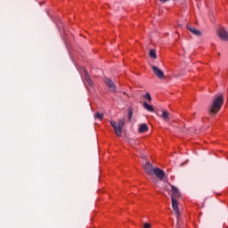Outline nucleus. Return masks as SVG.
Segmentation results:
<instances>
[{
    "label": "nucleus",
    "mask_w": 228,
    "mask_h": 228,
    "mask_svg": "<svg viewBox=\"0 0 228 228\" xmlns=\"http://www.w3.org/2000/svg\"><path fill=\"white\" fill-rule=\"evenodd\" d=\"M189 31H191V33H192V35H195V37H200V30L195 28V27H190L187 26Z\"/></svg>",
    "instance_id": "obj_11"
},
{
    "label": "nucleus",
    "mask_w": 228,
    "mask_h": 228,
    "mask_svg": "<svg viewBox=\"0 0 228 228\" xmlns=\"http://www.w3.org/2000/svg\"><path fill=\"white\" fill-rule=\"evenodd\" d=\"M153 174H155L158 179L163 180L165 177V171L161 170L159 167H156L153 169Z\"/></svg>",
    "instance_id": "obj_5"
},
{
    "label": "nucleus",
    "mask_w": 228,
    "mask_h": 228,
    "mask_svg": "<svg viewBox=\"0 0 228 228\" xmlns=\"http://www.w3.org/2000/svg\"><path fill=\"white\" fill-rule=\"evenodd\" d=\"M149 131V126L147 124L142 123L139 126V133H147Z\"/></svg>",
    "instance_id": "obj_13"
},
{
    "label": "nucleus",
    "mask_w": 228,
    "mask_h": 228,
    "mask_svg": "<svg viewBox=\"0 0 228 228\" xmlns=\"http://www.w3.org/2000/svg\"><path fill=\"white\" fill-rule=\"evenodd\" d=\"M105 84L108 86V88L110 90V92H115V90H117V86H115L113 81H111V79L106 78Z\"/></svg>",
    "instance_id": "obj_9"
},
{
    "label": "nucleus",
    "mask_w": 228,
    "mask_h": 228,
    "mask_svg": "<svg viewBox=\"0 0 228 228\" xmlns=\"http://www.w3.org/2000/svg\"><path fill=\"white\" fill-rule=\"evenodd\" d=\"M151 70L153 74H155V76L159 77V79H163V77H165V73L159 68L156 66H151Z\"/></svg>",
    "instance_id": "obj_3"
},
{
    "label": "nucleus",
    "mask_w": 228,
    "mask_h": 228,
    "mask_svg": "<svg viewBox=\"0 0 228 228\" xmlns=\"http://www.w3.org/2000/svg\"><path fill=\"white\" fill-rule=\"evenodd\" d=\"M83 72L85 74V81L89 86H94V81L90 78L88 72H86V69L83 68Z\"/></svg>",
    "instance_id": "obj_7"
},
{
    "label": "nucleus",
    "mask_w": 228,
    "mask_h": 228,
    "mask_svg": "<svg viewBox=\"0 0 228 228\" xmlns=\"http://www.w3.org/2000/svg\"><path fill=\"white\" fill-rule=\"evenodd\" d=\"M224 101H225V97L224 94H216L213 97L212 105L209 107L208 111L210 115H216L222 110V106H224Z\"/></svg>",
    "instance_id": "obj_1"
},
{
    "label": "nucleus",
    "mask_w": 228,
    "mask_h": 228,
    "mask_svg": "<svg viewBox=\"0 0 228 228\" xmlns=\"http://www.w3.org/2000/svg\"><path fill=\"white\" fill-rule=\"evenodd\" d=\"M110 125L114 128L117 136H122V129H124V126L126 125V119H119L118 123L111 120Z\"/></svg>",
    "instance_id": "obj_2"
},
{
    "label": "nucleus",
    "mask_w": 228,
    "mask_h": 228,
    "mask_svg": "<svg viewBox=\"0 0 228 228\" xmlns=\"http://www.w3.org/2000/svg\"><path fill=\"white\" fill-rule=\"evenodd\" d=\"M159 1H160V3H167V1L168 0H159Z\"/></svg>",
    "instance_id": "obj_20"
},
{
    "label": "nucleus",
    "mask_w": 228,
    "mask_h": 228,
    "mask_svg": "<svg viewBox=\"0 0 228 228\" xmlns=\"http://www.w3.org/2000/svg\"><path fill=\"white\" fill-rule=\"evenodd\" d=\"M217 35L221 40H228V32L224 28H219Z\"/></svg>",
    "instance_id": "obj_6"
},
{
    "label": "nucleus",
    "mask_w": 228,
    "mask_h": 228,
    "mask_svg": "<svg viewBox=\"0 0 228 228\" xmlns=\"http://www.w3.org/2000/svg\"><path fill=\"white\" fill-rule=\"evenodd\" d=\"M143 168L147 175H152L154 169H152V165L151 164V162H146L145 164H143Z\"/></svg>",
    "instance_id": "obj_4"
},
{
    "label": "nucleus",
    "mask_w": 228,
    "mask_h": 228,
    "mask_svg": "<svg viewBox=\"0 0 228 228\" xmlns=\"http://www.w3.org/2000/svg\"><path fill=\"white\" fill-rule=\"evenodd\" d=\"M150 57L153 58V60H156V58H158V56L156 55V50L150 51Z\"/></svg>",
    "instance_id": "obj_17"
},
{
    "label": "nucleus",
    "mask_w": 228,
    "mask_h": 228,
    "mask_svg": "<svg viewBox=\"0 0 228 228\" xmlns=\"http://www.w3.org/2000/svg\"><path fill=\"white\" fill-rule=\"evenodd\" d=\"M162 118L166 121L168 122L170 120V114L167 110L162 111Z\"/></svg>",
    "instance_id": "obj_14"
},
{
    "label": "nucleus",
    "mask_w": 228,
    "mask_h": 228,
    "mask_svg": "<svg viewBox=\"0 0 228 228\" xmlns=\"http://www.w3.org/2000/svg\"><path fill=\"white\" fill-rule=\"evenodd\" d=\"M94 118H98V120H102L104 118V114L96 112L94 114Z\"/></svg>",
    "instance_id": "obj_16"
},
{
    "label": "nucleus",
    "mask_w": 228,
    "mask_h": 228,
    "mask_svg": "<svg viewBox=\"0 0 228 228\" xmlns=\"http://www.w3.org/2000/svg\"><path fill=\"white\" fill-rule=\"evenodd\" d=\"M131 117H133V111L129 110V118H131Z\"/></svg>",
    "instance_id": "obj_19"
},
{
    "label": "nucleus",
    "mask_w": 228,
    "mask_h": 228,
    "mask_svg": "<svg viewBox=\"0 0 228 228\" xmlns=\"http://www.w3.org/2000/svg\"><path fill=\"white\" fill-rule=\"evenodd\" d=\"M171 200L173 211H175L176 216H179V205L177 204V200H175V198H172Z\"/></svg>",
    "instance_id": "obj_8"
},
{
    "label": "nucleus",
    "mask_w": 228,
    "mask_h": 228,
    "mask_svg": "<svg viewBox=\"0 0 228 228\" xmlns=\"http://www.w3.org/2000/svg\"><path fill=\"white\" fill-rule=\"evenodd\" d=\"M142 98L148 101V102H152V97L151 96L150 93H146L144 95H142Z\"/></svg>",
    "instance_id": "obj_15"
},
{
    "label": "nucleus",
    "mask_w": 228,
    "mask_h": 228,
    "mask_svg": "<svg viewBox=\"0 0 228 228\" xmlns=\"http://www.w3.org/2000/svg\"><path fill=\"white\" fill-rule=\"evenodd\" d=\"M171 191H172V199H175L181 195V193L179 192V189H177V187L174 185L171 187Z\"/></svg>",
    "instance_id": "obj_10"
},
{
    "label": "nucleus",
    "mask_w": 228,
    "mask_h": 228,
    "mask_svg": "<svg viewBox=\"0 0 228 228\" xmlns=\"http://www.w3.org/2000/svg\"><path fill=\"white\" fill-rule=\"evenodd\" d=\"M142 108H144L146 111H150V113H154V107H152V105H150L146 102L142 103Z\"/></svg>",
    "instance_id": "obj_12"
},
{
    "label": "nucleus",
    "mask_w": 228,
    "mask_h": 228,
    "mask_svg": "<svg viewBox=\"0 0 228 228\" xmlns=\"http://www.w3.org/2000/svg\"><path fill=\"white\" fill-rule=\"evenodd\" d=\"M143 228H151V224L145 223Z\"/></svg>",
    "instance_id": "obj_18"
}]
</instances>
